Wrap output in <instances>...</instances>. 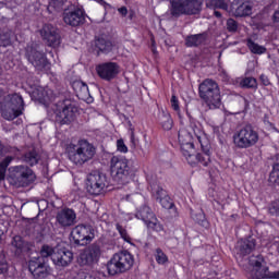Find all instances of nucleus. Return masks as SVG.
Wrapping results in <instances>:
<instances>
[{"mask_svg":"<svg viewBox=\"0 0 279 279\" xmlns=\"http://www.w3.org/2000/svg\"><path fill=\"white\" fill-rule=\"evenodd\" d=\"M195 138L199 143L202 149L206 151L209 145L208 136H206V133H204V130L202 129V124H199V122H193L190 125V131H179V143L181 145L182 154L183 156H185L187 162H191V158H195Z\"/></svg>","mask_w":279,"mask_h":279,"instance_id":"nucleus-1","label":"nucleus"},{"mask_svg":"<svg viewBox=\"0 0 279 279\" xmlns=\"http://www.w3.org/2000/svg\"><path fill=\"white\" fill-rule=\"evenodd\" d=\"M65 151L73 165H84L95 157V146L86 140H81L76 144H69Z\"/></svg>","mask_w":279,"mask_h":279,"instance_id":"nucleus-2","label":"nucleus"},{"mask_svg":"<svg viewBox=\"0 0 279 279\" xmlns=\"http://www.w3.org/2000/svg\"><path fill=\"white\" fill-rule=\"evenodd\" d=\"M40 255L44 258H51L57 269H64L73 263V252L62 245L46 244L40 250Z\"/></svg>","mask_w":279,"mask_h":279,"instance_id":"nucleus-3","label":"nucleus"},{"mask_svg":"<svg viewBox=\"0 0 279 279\" xmlns=\"http://www.w3.org/2000/svg\"><path fill=\"white\" fill-rule=\"evenodd\" d=\"M199 97L208 106L209 110L221 108V89L217 82L207 78L199 85Z\"/></svg>","mask_w":279,"mask_h":279,"instance_id":"nucleus-4","label":"nucleus"},{"mask_svg":"<svg viewBox=\"0 0 279 279\" xmlns=\"http://www.w3.org/2000/svg\"><path fill=\"white\" fill-rule=\"evenodd\" d=\"M248 265L251 268H246V274L251 279H279V270L269 272V266L263 255H252L248 258Z\"/></svg>","mask_w":279,"mask_h":279,"instance_id":"nucleus-5","label":"nucleus"},{"mask_svg":"<svg viewBox=\"0 0 279 279\" xmlns=\"http://www.w3.org/2000/svg\"><path fill=\"white\" fill-rule=\"evenodd\" d=\"M134 255L128 251H121L110 258L107 264L108 274L110 276H117V274H125L134 267Z\"/></svg>","mask_w":279,"mask_h":279,"instance_id":"nucleus-6","label":"nucleus"},{"mask_svg":"<svg viewBox=\"0 0 279 279\" xmlns=\"http://www.w3.org/2000/svg\"><path fill=\"white\" fill-rule=\"evenodd\" d=\"M0 110L3 119L7 121H14L16 117H21V114H23V97L19 94L8 96L0 106Z\"/></svg>","mask_w":279,"mask_h":279,"instance_id":"nucleus-7","label":"nucleus"},{"mask_svg":"<svg viewBox=\"0 0 279 279\" xmlns=\"http://www.w3.org/2000/svg\"><path fill=\"white\" fill-rule=\"evenodd\" d=\"M8 181L13 186H29L36 180L34 171L25 166H15L9 169Z\"/></svg>","mask_w":279,"mask_h":279,"instance_id":"nucleus-8","label":"nucleus"},{"mask_svg":"<svg viewBox=\"0 0 279 279\" xmlns=\"http://www.w3.org/2000/svg\"><path fill=\"white\" fill-rule=\"evenodd\" d=\"M75 112H77V109L73 107L71 100H62L52 106L49 114H51L57 123L66 124L75 119Z\"/></svg>","mask_w":279,"mask_h":279,"instance_id":"nucleus-9","label":"nucleus"},{"mask_svg":"<svg viewBox=\"0 0 279 279\" xmlns=\"http://www.w3.org/2000/svg\"><path fill=\"white\" fill-rule=\"evenodd\" d=\"M258 141V132L252 129V126L243 128L233 135V144L238 149H248V147H254Z\"/></svg>","mask_w":279,"mask_h":279,"instance_id":"nucleus-10","label":"nucleus"},{"mask_svg":"<svg viewBox=\"0 0 279 279\" xmlns=\"http://www.w3.org/2000/svg\"><path fill=\"white\" fill-rule=\"evenodd\" d=\"M172 16L182 14H199L202 11V0H170Z\"/></svg>","mask_w":279,"mask_h":279,"instance_id":"nucleus-11","label":"nucleus"},{"mask_svg":"<svg viewBox=\"0 0 279 279\" xmlns=\"http://www.w3.org/2000/svg\"><path fill=\"white\" fill-rule=\"evenodd\" d=\"M134 218L143 221L147 228L155 232H162L165 230L160 221H158V218H156V215H154V211H151V208L147 205L137 207Z\"/></svg>","mask_w":279,"mask_h":279,"instance_id":"nucleus-12","label":"nucleus"},{"mask_svg":"<svg viewBox=\"0 0 279 279\" xmlns=\"http://www.w3.org/2000/svg\"><path fill=\"white\" fill-rule=\"evenodd\" d=\"M95 239V230L93 227L86 225H78L74 227L71 231L70 240L75 243V245H88Z\"/></svg>","mask_w":279,"mask_h":279,"instance_id":"nucleus-13","label":"nucleus"},{"mask_svg":"<svg viewBox=\"0 0 279 279\" xmlns=\"http://www.w3.org/2000/svg\"><path fill=\"white\" fill-rule=\"evenodd\" d=\"M63 21L64 24L70 25V27H80V25L86 23V13L84 9L72 5L64 10Z\"/></svg>","mask_w":279,"mask_h":279,"instance_id":"nucleus-14","label":"nucleus"},{"mask_svg":"<svg viewBox=\"0 0 279 279\" xmlns=\"http://www.w3.org/2000/svg\"><path fill=\"white\" fill-rule=\"evenodd\" d=\"M86 190L90 195H101L106 191V175L95 172L90 173L86 180Z\"/></svg>","mask_w":279,"mask_h":279,"instance_id":"nucleus-15","label":"nucleus"},{"mask_svg":"<svg viewBox=\"0 0 279 279\" xmlns=\"http://www.w3.org/2000/svg\"><path fill=\"white\" fill-rule=\"evenodd\" d=\"M111 173L116 180L126 182L128 178H130V166H128V159L123 157H112Z\"/></svg>","mask_w":279,"mask_h":279,"instance_id":"nucleus-16","label":"nucleus"},{"mask_svg":"<svg viewBox=\"0 0 279 279\" xmlns=\"http://www.w3.org/2000/svg\"><path fill=\"white\" fill-rule=\"evenodd\" d=\"M28 269L36 279L47 278L51 274V267L43 262V258H33L28 263Z\"/></svg>","mask_w":279,"mask_h":279,"instance_id":"nucleus-17","label":"nucleus"},{"mask_svg":"<svg viewBox=\"0 0 279 279\" xmlns=\"http://www.w3.org/2000/svg\"><path fill=\"white\" fill-rule=\"evenodd\" d=\"M96 71L101 80L110 82V80H114V77L119 75L121 68L116 62H106L99 64Z\"/></svg>","mask_w":279,"mask_h":279,"instance_id":"nucleus-18","label":"nucleus"},{"mask_svg":"<svg viewBox=\"0 0 279 279\" xmlns=\"http://www.w3.org/2000/svg\"><path fill=\"white\" fill-rule=\"evenodd\" d=\"M99 256H101V250H99V246H90L80 253L77 263L82 266L93 265L99 260Z\"/></svg>","mask_w":279,"mask_h":279,"instance_id":"nucleus-19","label":"nucleus"},{"mask_svg":"<svg viewBox=\"0 0 279 279\" xmlns=\"http://www.w3.org/2000/svg\"><path fill=\"white\" fill-rule=\"evenodd\" d=\"M254 247H256V242L253 238L238 241L235 246V258L240 265L243 263V256H247Z\"/></svg>","mask_w":279,"mask_h":279,"instance_id":"nucleus-20","label":"nucleus"},{"mask_svg":"<svg viewBox=\"0 0 279 279\" xmlns=\"http://www.w3.org/2000/svg\"><path fill=\"white\" fill-rule=\"evenodd\" d=\"M230 12L233 16H250L252 14V1L234 0L231 4Z\"/></svg>","mask_w":279,"mask_h":279,"instance_id":"nucleus-21","label":"nucleus"},{"mask_svg":"<svg viewBox=\"0 0 279 279\" xmlns=\"http://www.w3.org/2000/svg\"><path fill=\"white\" fill-rule=\"evenodd\" d=\"M40 36L44 40H47L49 47H58L60 45V35H58V31L51 24L44 25L40 29Z\"/></svg>","mask_w":279,"mask_h":279,"instance_id":"nucleus-22","label":"nucleus"},{"mask_svg":"<svg viewBox=\"0 0 279 279\" xmlns=\"http://www.w3.org/2000/svg\"><path fill=\"white\" fill-rule=\"evenodd\" d=\"M32 97L33 99H36V101H39L40 104H44V106H47L49 101L53 99V92L43 86H36L32 90Z\"/></svg>","mask_w":279,"mask_h":279,"instance_id":"nucleus-23","label":"nucleus"},{"mask_svg":"<svg viewBox=\"0 0 279 279\" xmlns=\"http://www.w3.org/2000/svg\"><path fill=\"white\" fill-rule=\"evenodd\" d=\"M28 61L33 64V66H35V69H38L39 71L49 69V61H47L45 53L40 51L34 50L31 54H28Z\"/></svg>","mask_w":279,"mask_h":279,"instance_id":"nucleus-24","label":"nucleus"},{"mask_svg":"<svg viewBox=\"0 0 279 279\" xmlns=\"http://www.w3.org/2000/svg\"><path fill=\"white\" fill-rule=\"evenodd\" d=\"M57 221L63 228L73 226L75 223V211L72 209H63L57 215Z\"/></svg>","mask_w":279,"mask_h":279,"instance_id":"nucleus-25","label":"nucleus"},{"mask_svg":"<svg viewBox=\"0 0 279 279\" xmlns=\"http://www.w3.org/2000/svg\"><path fill=\"white\" fill-rule=\"evenodd\" d=\"M95 45L102 53H119V44L99 38L96 40Z\"/></svg>","mask_w":279,"mask_h":279,"instance_id":"nucleus-26","label":"nucleus"},{"mask_svg":"<svg viewBox=\"0 0 279 279\" xmlns=\"http://www.w3.org/2000/svg\"><path fill=\"white\" fill-rule=\"evenodd\" d=\"M11 252L15 254V256H21L25 250H27V242L21 235H15L11 240Z\"/></svg>","mask_w":279,"mask_h":279,"instance_id":"nucleus-27","label":"nucleus"},{"mask_svg":"<svg viewBox=\"0 0 279 279\" xmlns=\"http://www.w3.org/2000/svg\"><path fill=\"white\" fill-rule=\"evenodd\" d=\"M153 193L156 195V198L159 199L162 208H173V202H171V198L167 196L165 190L158 187L157 190H153Z\"/></svg>","mask_w":279,"mask_h":279,"instance_id":"nucleus-28","label":"nucleus"},{"mask_svg":"<svg viewBox=\"0 0 279 279\" xmlns=\"http://www.w3.org/2000/svg\"><path fill=\"white\" fill-rule=\"evenodd\" d=\"M158 123L161 125L162 130H171V128H173V119L171 118V114L163 110L158 113Z\"/></svg>","mask_w":279,"mask_h":279,"instance_id":"nucleus-29","label":"nucleus"},{"mask_svg":"<svg viewBox=\"0 0 279 279\" xmlns=\"http://www.w3.org/2000/svg\"><path fill=\"white\" fill-rule=\"evenodd\" d=\"M72 88L75 90L77 97L85 99L88 97V85L82 81H76L72 83Z\"/></svg>","mask_w":279,"mask_h":279,"instance_id":"nucleus-30","label":"nucleus"},{"mask_svg":"<svg viewBox=\"0 0 279 279\" xmlns=\"http://www.w3.org/2000/svg\"><path fill=\"white\" fill-rule=\"evenodd\" d=\"M206 40V36L199 35H192L186 38V46L187 47H197V45H202Z\"/></svg>","mask_w":279,"mask_h":279,"instance_id":"nucleus-31","label":"nucleus"},{"mask_svg":"<svg viewBox=\"0 0 279 279\" xmlns=\"http://www.w3.org/2000/svg\"><path fill=\"white\" fill-rule=\"evenodd\" d=\"M247 47L252 53H256L257 56H263L267 48L254 43L252 39H247Z\"/></svg>","mask_w":279,"mask_h":279,"instance_id":"nucleus-32","label":"nucleus"},{"mask_svg":"<svg viewBox=\"0 0 279 279\" xmlns=\"http://www.w3.org/2000/svg\"><path fill=\"white\" fill-rule=\"evenodd\" d=\"M12 45V32L0 31V47Z\"/></svg>","mask_w":279,"mask_h":279,"instance_id":"nucleus-33","label":"nucleus"},{"mask_svg":"<svg viewBox=\"0 0 279 279\" xmlns=\"http://www.w3.org/2000/svg\"><path fill=\"white\" fill-rule=\"evenodd\" d=\"M10 162H12V157H5L2 162H0V184L5 180V171L8 167H10Z\"/></svg>","mask_w":279,"mask_h":279,"instance_id":"nucleus-34","label":"nucleus"},{"mask_svg":"<svg viewBox=\"0 0 279 279\" xmlns=\"http://www.w3.org/2000/svg\"><path fill=\"white\" fill-rule=\"evenodd\" d=\"M207 8H218L219 10H228V2L223 0H206Z\"/></svg>","mask_w":279,"mask_h":279,"instance_id":"nucleus-35","label":"nucleus"},{"mask_svg":"<svg viewBox=\"0 0 279 279\" xmlns=\"http://www.w3.org/2000/svg\"><path fill=\"white\" fill-rule=\"evenodd\" d=\"M240 86L242 88H256L258 86V83L254 77H245L240 80Z\"/></svg>","mask_w":279,"mask_h":279,"instance_id":"nucleus-36","label":"nucleus"},{"mask_svg":"<svg viewBox=\"0 0 279 279\" xmlns=\"http://www.w3.org/2000/svg\"><path fill=\"white\" fill-rule=\"evenodd\" d=\"M24 160L27 162V165H31V167H34V165H38L39 157H38V154L35 153V150H32L25 154Z\"/></svg>","mask_w":279,"mask_h":279,"instance_id":"nucleus-37","label":"nucleus"},{"mask_svg":"<svg viewBox=\"0 0 279 279\" xmlns=\"http://www.w3.org/2000/svg\"><path fill=\"white\" fill-rule=\"evenodd\" d=\"M155 258L158 265H167L169 263V257L160 248L156 250Z\"/></svg>","mask_w":279,"mask_h":279,"instance_id":"nucleus-38","label":"nucleus"},{"mask_svg":"<svg viewBox=\"0 0 279 279\" xmlns=\"http://www.w3.org/2000/svg\"><path fill=\"white\" fill-rule=\"evenodd\" d=\"M269 182L271 184H279V163H276L272 167V171L270 172L269 175Z\"/></svg>","mask_w":279,"mask_h":279,"instance_id":"nucleus-39","label":"nucleus"},{"mask_svg":"<svg viewBox=\"0 0 279 279\" xmlns=\"http://www.w3.org/2000/svg\"><path fill=\"white\" fill-rule=\"evenodd\" d=\"M117 230L120 233L121 239H123V241H125L130 245H134V243H132V238L130 236V234L128 233V231L125 229H123L121 226L118 225Z\"/></svg>","mask_w":279,"mask_h":279,"instance_id":"nucleus-40","label":"nucleus"},{"mask_svg":"<svg viewBox=\"0 0 279 279\" xmlns=\"http://www.w3.org/2000/svg\"><path fill=\"white\" fill-rule=\"evenodd\" d=\"M196 159L198 160V162H201V165H203L204 167H208V162H210V155L205 151V154H198L196 156Z\"/></svg>","mask_w":279,"mask_h":279,"instance_id":"nucleus-41","label":"nucleus"},{"mask_svg":"<svg viewBox=\"0 0 279 279\" xmlns=\"http://www.w3.org/2000/svg\"><path fill=\"white\" fill-rule=\"evenodd\" d=\"M170 104H171V108L180 117V100L175 97V95H172V97L170 99Z\"/></svg>","mask_w":279,"mask_h":279,"instance_id":"nucleus-42","label":"nucleus"},{"mask_svg":"<svg viewBox=\"0 0 279 279\" xmlns=\"http://www.w3.org/2000/svg\"><path fill=\"white\" fill-rule=\"evenodd\" d=\"M192 217L195 221H197V223H201V226H205V227L208 226V222L206 221V216H204V213L201 211L198 213V215L192 216Z\"/></svg>","mask_w":279,"mask_h":279,"instance_id":"nucleus-43","label":"nucleus"},{"mask_svg":"<svg viewBox=\"0 0 279 279\" xmlns=\"http://www.w3.org/2000/svg\"><path fill=\"white\" fill-rule=\"evenodd\" d=\"M269 213L270 215H274L275 217L279 216V199L274 202L270 206H269Z\"/></svg>","mask_w":279,"mask_h":279,"instance_id":"nucleus-44","label":"nucleus"},{"mask_svg":"<svg viewBox=\"0 0 279 279\" xmlns=\"http://www.w3.org/2000/svg\"><path fill=\"white\" fill-rule=\"evenodd\" d=\"M117 149L122 154H128V146L125 145V142H123V140L117 141Z\"/></svg>","mask_w":279,"mask_h":279,"instance_id":"nucleus-45","label":"nucleus"},{"mask_svg":"<svg viewBox=\"0 0 279 279\" xmlns=\"http://www.w3.org/2000/svg\"><path fill=\"white\" fill-rule=\"evenodd\" d=\"M227 27H228L229 32H236V27H238L236 21H234L232 19L228 20Z\"/></svg>","mask_w":279,"mask_h":279,"instance_id":"nucleus-46","label":"nucleus"},{"mask_svg":"<svg viewBox=\"0 0 279 279\" xmlns=\"http://www.w3.org/2000/svg\"><path fill=\"white\" fill-rule=\"evenodd\" d=\"M8 274V263L5 260L0 262V276Z\"/></svg>","mask_w":279,"mask_h":279,"instance_id":"nucleus-47","label":"nucleus"},{"mask_svg":"<svg viewBox=\"0 0 279 279\" xmlns=\"http://www.w3.org/2000/svg\"><path fill=\"white\" fill-rule=\"evenodd\" d=\"M76 279H95L93 276L88 275L87 272L81 271L77 274Z\"/></svg>","mask_w":279,"mask_h":279,"instance_id":"nucleus-48","label":"nucleus"},{"mask_svg":"<svg viewBox=\"0 0 279 279\" xmlns=\"http://www.w3.org/2000/svg\"><path fill=\"white\" fill-rule=\"evenodd\" d=\"M259 80L264 86H269V78L266 75H260Z\"/></svg>","mask_w":279,"mask_h":279,"instance_id":"nucleus-49","label":"nucleus"},{"mask_svg":"<svg viewBox=\"0 0 279 279\" xmlns=\"http://www.w3.org/2000/svg\"><path fill=\"white\" fill-rule=\"evenodd\" d=\"M97 3H99L100 5H104L105 10H110V4H108L106 1L104 0H96Z\"/></svg>","mask_w":279,"mask_h":279,"instance_id":"nucleus-50","label":"nucleus"},{"mask_svg":"<svg viewBox=\"0 0 279 279\" xmlns=\"http://www.w3.org/2000/svg\"><path fill=\"white\" fill-rule=\"evenodd\" d=\"M118 12H119L122 16H128V8H125V7H121L120 9H118Z\"/></svg>","mask_w":279,"mask_h":279,"instance_id":"nucleus-51","label":"nucleus"},{"mask_svg":"<svg viewBox=\"0 0 279 279\" xmlns=\"http://www.w3.org/2000/svg\"><path fill=\"white\" fill-rule=\"evenodd\" d=\"M123 218L125 219V221H132V219H134V215H132V214H124Z\"/></svg>","mask_w":279,"mask_h":279,"instance_id":"nucleus-52","label":"nucleus"},{"mask_svg":"<svg viewBox=\"0 0 279 279\" xmlns=\"http://www.w3.org/2000/svg\"><path fill=\"white\" fill-rule=\"evenodd\" d=\"M274 21L278 22L279 21V11H276L274 14Z\"/></svg>","mask_w":279,"mask_h":279,"instance_id":"nucleus-53","label":"nucleus"},{"mask_svg":"<svg viewBox=\"0 0 279 279\" xmlns=\"http://www.w3.org/2000/svg\"><path fill=\"white\" fill-rule=\"evenodd\" d=\"M214 14L217 19H221V13L219 11H214Z\"/></svg>","mask_w":279,"mask_h":279,"instance_id":"nucleus-54","label":"nucleus"},{"mask_svg":"<svg viewBox=\"0 0 279 279\" xmlns=\"http://www.w3.org/2000/svg\"><path fill=\"white\" fill-rule=\"evenodd\" d=\"M37 204H38L39 207H40V204L44 205V206H47V201H39Z\"/></svg>","mask_w":279,"mask_h":279,"instance_id":"nucleus-55","label":"nucleus"},{"mask_svg":"<svg viewBox=\"0 0 279 279\" xmlns=\"http://www.w3.org/2000/svg\"><path fill=\"white\" fill-rule=\"evenodd\" d=\"M1 236H3V230L0 229V241H1Z\"/></svg>","mask_w":279,"mask_h":279,"instance_id":"nucleus-56","label":"nucleus"}]
</instances>
